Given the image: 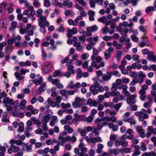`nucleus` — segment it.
<instances>
[{
	"label": "nucleus",
	"mask_w": 156,
	"mask_h": 156,
	"mask_svg": "<svg viewBox=\"0 0 156 156\" xmlns=\"http://www.w3.org/2000/svg\"><path fill=\"white\" fill-rule=\"evenodd\" d=\"M79 147L82 152L85 153L87 152V149L85 147L83 143H80L79 145Z\"/></svg>",
	"instance_id": "obj_27"
},
{
	"label": "nucleus",
	"mask_w": 156,
	"mask_h": 156,
	"mask_svg": "<svg viewBox=\"0 0 156 156\" xmlns=\"http://www.w3.org/2000/svg\"><path fill=\"white\" fill-rule=\"evenodd\" d=\"M125 122L129 123L131 125H135L136 124V120L132 118L128 119L125 120Z\"/></svg>",
	"instance_id": "obj_37"
},
{
	"label": "nucleus",
	"mask_w": 156,
	"mask_h": 156,
	"mask_svg": "<svg viewBox=\"0 0 156 156\" xmlns=\"http://www.w3.org/2000/svg\"><path fill=\"white\" fill-rule=\"evenodd\" d=\"M122 79H118L116 80L115 83L117 86H119V85H122Z\"/></svg>",
	"instance_id": "obj_61"
},
{
	"label": "nucleus",
	"mask_w": 156,
	"mask_h": 156,
	"mask_svg": "<svg viewBox=\"0 0 156 156\" xmlns=\"http://www.w3.org/2000/svg\"><path fill=\"white\" fill-rule=\"evenodd\" d=\"M111 74L109 72H106V75H103L102 77V79L105 81H108L111 78Z\"/></svg>",
	"instance_id": "obj_22"
},
{
	"label": "nucleus",
	"mask_w": 156,
	"mask_h": 156,
	"mask_svg": "<svg viewBox=\"0 0 156 156\" xmlns=\"http://www.w3.org/2000/svg\"><path fill=\"white\" fill-rule=\"evenodd\" d=\"M14 75L15 77L19 80H22L23 79L24 77L21 75L18 72H16L14 73Z\"/></svg>",
	"instance_id": "obj_47"
},
{
	"label": "nucleus",
	"mask_w": 156,
	"mask_h": 156,
	"mask_svg": "<svg viewBox=\"0 0 156 156\" xmlns=\"http://www.w3.org/2000/svg\"><path fill=\"white\" fill-rule=\"evenodd\" d=\"M140 112L141 113V116L143 115L145 119H148L149 118V116L146 114V111L145 109L144 108H142L140 110Z\"/></svg>",
	"instance_id": "obj_36"
},
{
	"label": "nucleus",
	"mask_w": 156,
	"mask_h": 156,
	"mask_svg": "<svg viewBox=\"0 0 156 156\" xmlns=\"http://www.w3.org/2000/svg\"><path fill=\"white\" fill-rule=\"evenodd\" d=\"M129 75L132 77L136 78L137 76V73L135 71H132L130 72Z\"/></svg>",
	"instance_id": "obj_59"
},
{
	"label": "nucleus",
	"mask_w": 156,
	"mask_h": 156,
	"mask_svg": "<svg viewBox=\"0 0 156 156\" xmlns=\"http://www.w3.org/2000/svg\"><path fill=\"white\" fill-rule=\"evenodd\" d=\"M52 3L56 6H58L60 7L62 6V4L58 2V0H53L52 2Z\"/></svg>",
	"instance_id": "obj_50"
},
{
	"label": "nucleus",
	"mask_w": 156,
	"mask_h": 156,
	"mask_svg": "<svg viewBox=\"0 0 156 156\" xmlns=\"http://www.w3.org/2000/svg\"><path fill=\"white\" fill-rule=\"evenodd\" d=\"M93 55L91 56V58L92 60H94L95 58V56L99 54L98 51L95 48H93Z\"/></svg>",
	"instance_id": "obj_23"
},
{
	"label": "nucleus",
	"mask_w": 156,
	"mask_h": 156,
	"mask_svg": "<svg viewBox=\"0 0 156 156\" xmlns=\"http://www.w3.org/2000/svg\"><path fill=\"white\" fill-rule=\"evenodd\" d=\"M102 121L103 122V123L104 125L108 124L110 121L109 116H107L106 117H103L102 118Z\"/></svg>",
	"instance_id": "obj_38"
},
{
	"label": "nucleus",
	"mask_w": 156,
	"mask_h": 156,
	"mask_svg": "<svg viewBox=\"0 0 156 156\" xmlns=\"http://www.w3.org/2000/svg\"><path fill=\"white\" fill-rule=\"evenodd\" d=\"M87 104L90 107H96L98 104L94 100H93L91 98H89L87 101Z\"/></svg>",
	"instance_id": "obj_20"
},
{
	"label": "nucleus",
	"mask_w": 156,
	"mask_h": 156,
	"mask_svg": "<svg viewBox=\"0 0 156 156\" xmlns=\"http://www.w3.org/2000/svg\"><path fill=\"white\" fill-rule=\"evenodd\" d=\"M46 87V84L45 83H43L37 90V92L39 93L42 92L44 90L45 88Z\"/></svg>",
	"instance_id": "obj_28"
},
{
	"label": "nucleus",
	"mask_w": 156,
	"mask_h": 156,
	"mask_svg": "<svg viewBox=\"0 0 156 156\" xmlns=\"http://www.w3.org/2000/svg\"><path fill=\"white\" fill-rule=\"evenodd\" d=\"M97 128L93 127L92 132V133H94L96 136H97L99 134V132Z\"/></svg>",
	"instance_id": "obj_57"
},
{
	"label": "nucleus",
	"mask_w": 156,
	"mask_h": 156,
	"mask_svg": "<svg viewBox=\"0 0 156 156\" xmlns=\"http://www.w3.org/2000/svg\"><path fill=\"white\" fill-rule=\"evenodd\" d=\"M61 74V72L59 70L55 71L52 75V76L54 77L59 76Z\"/></svg>",
	"instance_id": "obj_58"
},
{
	"label": "nucleus",
	"mask_w": 156,
	"mask_h": 156,
	"mask_svg": "<svg viewBox=\"0 0 156 156\" xmlns=\"http://www.w3.org/2000/svg\"><path fill=\"white\" fill-rule=\"evenodd\" d=\"M3 103L4 105H12L13 103V100L12 99H9L8 97L4 98L3 101Z\"/></svg>",
	"instance_id": "obj_14"
},
{
	"label": "nucleus",
	"mask_w": 156,
	"mask_h": 156,
	"mask_svg": "<svg viewBox=\"0 0 156 156\" xmlns=\"http://www.w3.org/2000/svg\"><path fill=\"white\" fill-rule=\"evenodd\" d=\"M24 146L25 147L26 150L27 151L31 152V146L28 145L25 143L24 144Z\"/></svg>",
	"instance_id": "obj_64"
},
{
	"label": "nucleus",
	"mask_w": 156,
	"mask_h": 156,
	"mask_svg": "<svg viewBox=\"0 0 156 156\" xmlns=\"http://www.w3.org/2000/svg\"><path fill=\"white\" fill-rule=\"evenodd\" d=\"M98 30V27L94 25L93 26L88 27L87 28V31L88 32H95Z\"/></svg>",
	"instance_id": "obj_21"
},
{
	"label": "nucleus",
	"mask_w": 156,
	"mask_h": 156,
	"mask_svg": "<svg viewBox=\"0 0 156 156\" xmlns=\"http://www.w3.org/2000/svg\"><path fill=\"white\" fill-rule=\"evenodd\" d=\"M132 3V5L134 6H136L137 4V0H126V2L124 3V4L126 5Z\"/></svg>",
	"instance_id": "obj_32"
},
{
	"label": "nucleus",
	"mask_w": 156,
	"mask_h": 156,
	"mask_svg": "<svg viewBox=\"0 0 156 156\" xmlns=\"http://www.w3.org/2000/svg\"><path fill=\"white\" fill-rule=\"evenodd\" d=\"M115 48L117 49H120L122 48V45L121 44H118L116 41H115L114 46Z\"/></svg>",
	"instance_id": "obj_51"
},
{
	"label": "nucleus",
	"mask_w": 156,
	"mask_h": 156,
	"mask_svg": "<svg viewBox=\"0 0 156 156\" xmlns=\"http://www.w3.org/2000/svg\"><path fill=\"white\" fill-rule=\"evenodd\" d=\"M19 2L20 4H24L26 6L27 8L30 6V4L27 1L25 0H19Z\"/></svg>",
	"instance_id": "obj_53"
},
{
	"label": "nucleus",
	"mask_w": 156,
	"mask_h": 156,
	"mask_svg": "<svg viewBox=\"0 0 156 156\" xmlns=\"http://www.w3.org/2000/svg\"><path fill=\"white\" fill-rule=\"evenodd\" d=\"M75 101L80 106L83 104L84 102V100L83 99H81L79 97H76L75 99Z\"/></svg>",
	"instance_id": "obj_33"
},
{
	"label": "nucleus",
	"mask_w": 156,
	"mask_h": 156,
	"mask_svg": "<svg viewBox=\"0 0 156 156\" xmlns=\"http://www.w3.org/2000/svg\"><path fill=\"white\" fill-rule=\"evenodd\" d=\"M76 73L78 77H81L82 76V72L80 68H78L76 69Z\"/></svg>",
	"instance_id": "obj_63"
},
{
	"label": "nucleus",
	"mask_w": 156,
	"mask_h": 156,
	"mask_svg": "<svg viewBox=\"0 0 156 156\" xmlns=\"http://www.w3.org/2000/svg\"><path fill=\"white\" fill-rule=\"evenodd\" d=\"M136 131L140 134L141 137L144 138L145 137V131L141 126H136Z\"/></svg>",
	"instance_id": "obj_11"
},
{
	"label": "nucleus",
	"mask_w": 156,
	"mask_h": 156,
	"mask_svg": "<svg viewBox=\"0 0 156 156\" xmlns=\"http://www.w3.org/2000/svg\"><path fill=\"white\" fill-rule=\"evenodd\" d=\"M115 19H112L110 21H108L107 23H106V26L110 25V29H114L115 28Z\"/></svg>",
	"instance_id": "obj_18"
},
{
	"label": "nucleus",
	"mask_w": 156,
	"mask_h": 156,
	"mask_svg": "<svg viewBox=\"0 0 156 156\" xmlns=\"http://www.w3.org/2000/svg\"><path fill=\"white\" fill-rule=\"evenodd\" d=\"M78 32L76 28L74 27L72 29L69 28H67V37L70 38L72 37L73 34H75L77 33Z\"/></svg>",
	"instance_id": "obj_7"
},
{
	"label": "nucleus",
	"mask_w": 156,
	"mask_h": 156,
	"mask_svg": "<svg viewBox=\"0 0 156 156\" xmlns=\"http://www.w3.org/2000/svg\"><path fill=\"white\" fill-rule=\"evenodd\" d=\"M62 4V5L67 6L69 8H71L73 6V3L72 2H68L67 1H64Z\"/></svg>",
	"instance_id": "obj_31"
},
{
	"label": "nucleus",
	"mask_w": 156,
	"mask_h": 156,
	"mask_svg": "<svg viewBox=\"0 0 156 156\" xmlns=\"http://www.w3.org/2000/svg\"><path fill=\"white\" fill-rule=\"evenodd\" d=\"M98 85L94 84L93 85H91L90 87V91L94 95H96L98 94Z\"/></svg>",
	"instance_id": "obj_13"
},
{
	"label": "nucleus",
	"mask_w": 156,
	"mask_h": 156,
	"mask_svg": "<svg viewBox=\"0 0 156 156\" xmlns=\"http://www.w3.org/2000/svg\"><path fill=\"white\" fill-rule=\"evenodd\" d=\"M105 65V62L101 61L99 63H97L94 60H93L91 63V65L92 67H95L97 69H99L101 67H103Z\"/></svg>",
	"instance_id": "obj_8"
},
{
	"label": "nucleus",
	"mask_w": 156,
	"mask_h": 156,
	"mask_svg": "<svg viewBox=\"0 0 156 156\" xmlns=\"http://www.w3.org/2000/svg\"><path fill=\"white\" fill-rule=\"evenodd\" d=\"M17 23L16 21H12L10 24V26L9 27V29L11 31L14 30L16 27Z\"/></svg>",
	"instance_id": "obj_25"
},
{
	"label": "nucleus",
	"mask_w": 156,
	"mask_h": 156,
	"mask_svg": "<svg viewBox=\"0 0 156 156\" xmlns=\"http://www.w3.org/2000/svg\"><path fill=\"white\" fill-rule=\"evenodd\" d=\"M87 41L89 42L90 44L93 45H94L98 41V37H90L87 39Z\"/></svg>",
	"instance_id": "obj_12"
},
{
	"label": "nucleus",
	"mask_w": 156,
	"mask_h": 156,
	"mask_svg": "<svg viewBox=\"0 0 156 156\" xmlns=\"http://www.w3.org/2000/svg\"><path fill=\"white\" fill-rule=\"evenodd\" d=\"M89 57V54L87 53L82 54L81 55V58L83 60H86L88 59Z\"/></svg>",
	"instance_id": "obj_52"
},
{
	"label": "nucleus",
	"mask_w": 156,
	"mask_h": 156,
	"mask_svg": "<svg viewBox=\"0 0 156 156\" xmlns=\"http://www.w3.org/2000/svg\"><path fill=\"white\" fill-rule=\"evenodd\" d=\"M73 60H69L68 62L67 63V70L68 72L70 73H71L74 74L75 72L74 69V66L72 63Z\"/></svg>",
	"instance_id": "obj_10"
},
{
	"label": "nucleus",
	"mask_w": 156,
	"mask_h": 156,
	"mask_svg": "<svg viewBox=\"0 0 156 156\" xmlns=\"http://www.w3.org/2000/svg\"><path fill=\"white\" fill-rule=\"evenodd\" d=\"M20 109L19 108H13L12 111V115L14 117H19L22 118L24 116L22 111H19Z\"/></svg>",
	"instance_id": "obj_4"
},
{
	"label": "nucleus",
	"mask_w": 156,
	"mask_h": 156,
	"mask_svg": "<svg viewBox=\"0 0 156 156\" xmlns=\"http://www.w3.org/2000/svg\"><path fill=\"white\" fill-rule=\"evenodd\" d=\"M50 115H45L43 116V119L42 120L43 123H47L50 120Z\"/></svg>",
	"instance_id": "obj_30"
},
{
	"label": "nucleus",
	"mask_w": 156,
	"mask_h": 156,
	"mask_svg": "<svg viewBox=\"0 0 156 156\" xmlns=\"http://www.w3.org/2000/svg\"><path fill=\"white\" fill-rule=\"evenodd\" d=\"M117 90V87L115 83L112 84V87L111 88L112 91L111 94L112 96H117L120 95V92L119 91H116Z\"/></svg>",
	"instance_id": "obj_9"
},
{
	"label": "nucleus",
	"mask_w": 156,
	"mask_h": 156,
	"mask_svg": "<svg viewBox=\"0 0 156 156\" xmlns=\"http://www.w3.org/2000/svg\"><path fill=\"white\" fill-rule=\"evenodd\" d=\"M61 106L62 108L64 109H67L71 107L70 104L69 103L65 104V103H62L61 104Z\"/></svg>",
	"instance_id": "obj_42"
},
{
	"label": "nucleus",
	"mask_w": 156,
	"mask_h": 156,
	"mask_svg": "<svg viewBox=\"0 0 156 156\" xmlns=\"http://www.w3.org/2000/svg\"><path fill=\"white\" fill-rule=\"evenodd\" d=\"M44 1V6L48 8L49 7L51 3L49 0H43Z\"/></svg>",
	"instance_id": "obj_55"
},
{
	"label": "nucleus",
	"mask_w": 156,
	"mask_h": 156,
	"mask_svg": "<svg viewBox=\"0 0 156 156\" xmlns=\"http://www.w3.org/2000/svg\"><path fill=\"white\" fill-rule=\"evenodd\" d=\"M80 87L81 84L80 83L78 82L75 84L74 82L72 81H70L67 86V88L70 89H75V91L76 92L79 91V90L77 89L80 88Z\"/></svg>",
	"instance_id": "obj_3"
},
{
	"label": "nucleus",
	"mask_w": 156,
	"mask_h": 156,
	"mask_svg": "<svg viewBox=\"0 0 156 156\" xmlns=\"http://www.w3.org/2000/svg\"><path fill=\"white\" fill-rule=\"evenodd\" d=\"M87 14L89 16V19L90 21H93L94 20V16L95 15V12L94 11L91 10H89L87 11Z\"/></svg>",
	"instance_id": "obj_15"
},
{
	"label": "nucleus",
	"mask_w": 156,
	"mask_h": 156,
	"mask_svg": "<svg viewBox=\"0 0 156 156\" xmlns=\"http://www.w3.org/2000/svg\"><path fill=\"white\" fill-rule=\"evenodd\" d=\"M7 74L6 72H4L3 73V76L4 78V83L5 84L6 87H7L9 86V84L8 83L9 81L8 79H7Z\"/></svg>",
	"instance_id": "obj_24"
},
{
	"label": "nucleus",
	"mask_w": 156,
	"mask_h": 156,
	"mask_svg": "<svg viewBox=\"0 0 156 156\" xmlns=\"http://www.w3.org/2000/svg\"><path fill=\"white\" fill-rule=\"evenodd\" d=\"M48 80L49 82L53 84L56 86L59 89H61L63 88V85L60 83V80L58 79H53L52 78V76L50 75L48 77Z\"/></svg>",
	"instance_id": "obj_2"
},
{
	"label": "nucleus",
	"mask_w": 156,
	"mask_h": 156,
	"mask_svg": "<svg viewBox=\"0 0 156 156\" xmlns=\"http://www.w3.org/2000/svg\"><path fill=\"white\" fill-rule=\"evenodd\" d=\"M154 7L151 6L147 7L146 9V13H148L150 11L154 10Z\"/></svg>",
	"instance_id": "obj_60"
},
{
	"label": "nucleus",
	"mask_w": 156,
	"mask_h": 156,
	"mask_svg": "<svg viewBox=\"0 0 156 156\" xmlns=\"http://www.w3.org/2000/svg\"><path fill=\"white\" fill-rule=\"evenodd\" d=\"M37 21L38 25L40 27V31L43 34L45 33L46 32L45 27H48L50 25V23L47 20L46 17L43 16L38 18Z\"/></svg>",
	"instance_id": "obj_1"
},
{
	"label": "nucleus",
	"mask_w": 156,
	"mask_h": 156,
	"mask_svg": "<svg viewBox=\"0 0 156 156\" xmlns=\"http://www.w3.org/2000/svg\"><path fill=\"white\" fill-rule=\"evenodd\" d=\"M122 54V51L121 50H119L117 51L116 55V58L118 62H119L120 59V57Z\"/></svg>",
	"instance_id": "obj_40"
},
{
	"label": "nucleus",
	"mask_w": 156,
	"mask_h": 156,
	"mask_svg": "<svg viewBox=\"0 0 156 156\" xmlns=\"http://www.w3.org/2000/svg\"><path fill=\"white\" fill-rule=\"evenodd\" d=\"M109 28L105 26V27L101 29V31L103 34L105 35L107 34L109 32Z\"/></svg>",
	"instance_id": "obj_54"
},
{
	"label": "nucleus",
	"mask_w": 156,
	"mask_h": 156,
	"mask_svg": "<svg viewBox=\"0 0 156 156\" xmlns=\"http://www.w3.org/2000/svg\"><path fill=\"white\" fill-rule=\"evenodd\" d=\"M148 60L152 61L154 62H156V57L154 55H148L147 58Z\"/></svg>",
	"instance_id": "obj_44"
},
{
	"label": "nucleus",
	"mask_w": 156,
	"mask_h": 156,
	"mask_svg": "<svg viewBox=\"0 0 156 156\" xmlns=\"http://www.w3.org/2000/svg\"><path fill=\"white\" fill-rule=\"evenodd\" d=\"M79 43L83 44L85 42V38L84 36H80L78 37Z\"/></svg>",
	"instance_id": "obj_56"
},
{
	"label": "nucleus",
	"mask_w": 156,
	"mask_h": 156,
	"mask_svg": "<svg viewBox=\"0 0 156 156\" xmlns=\"http://www.w3.org/2000/svg\"><path fill=\"white\" fill-rule=\"evenodd\" d=\"M73 46L76 48V49L78 51H80L83 50L84 47L82 46L78 42H75L73 43Z\"/></svg>",
	"instance_id": "obj_16"
},
{
	"label": "nucleus",
	"mask_w": 156,
	"mask_h": 156,
	"mask_svg": "<svg viewBox=\"0 0 156 156\" xmlns=\"http://www.w3.org/2000/svg\"><path fill=\"white\" fill-rule=\"evenodd\" d=\"M30 12L27 15V16H34L36 14V11L34 10L33 7L32 6L30 5L27 7Z\"/></svg>",
	"instance_id": "obj_19"
},
{
	"label": "nucleus",
	"mask_w": 156,
	"mask_h": 156,
	"mask_svg": "<svg viewBox=\"0 0 156 156\" xmlns=\"http://www.w3.org/2000/svg\"><path fill=\"white\" fill-rule=\"evenodd\" d=\"M146 91L143 90H140L139 94L140 95V100L142 101H145L146 96L145 95Z\"/></svg>",
	"instance_id": "obj_17"
},
{
	"label": "nucleus",
	"mask_w": 156,
	"mask_h": 156,
	"mask_svg": "<svg viewBox=\"0 0 156 156\" xmlns=\"http://www.w3.org/2000/svg\"><path fill=\"white\" fill-rule=\"evenodd\" d=\"M43 10L42 9H40L37 10V16L38 18L40 17L43 16L42 15V13L43 12Z\"/></svg>",
	"instance_id": "obj_48"
},
{
	"label": "nucleus",
	"mask_w": 156,
	"mask_h": 156,
	"mask_svg": "<svg viewBox=\"0 0 156 156\" xmlns=\"http://www.w3.org/2000/svg\"><path fill=\"white\" fill-rule=\"evenodd\" d=\"M97 148L96 150L98 154L101 153L102 151V149L104 148V145L101 144H98L97 145Z\"/></svg>",
	"instance_id": "obj_34"
},
{
	"label": "nucleus",
	"mask_w": 156,
	"mask_h": 156,
	"mask_svg": "<svg viewBox=\"0 0 156 156\" xmlns=\"http://www.w3.org/2000/svg\"><path fill=\"white\" fill-rule=\"evenodd\" d=\"M90 156H94L95 153V149L93 147H91L88 152Z\"/></svg>",
	"instance_id": "obj_45"
},
{
	"label": "nucleus",
	"mask_w": 156,
	"mask_h": 156,
	"mask_svg": "<svg viewBox=\"0 0 156 156\" xmlns=\"http://www.w3.org/2000/svg\"><path fill=\"white\" fill-rule=\"evenodd\" d=\"M32 29L30 30L29 31H27V33L28 34L29 36H32L34 34V30L36 29V27L34 26H32Z\"/></svg>",
	"instance_id": "obj_43"
},
{
	"label": "nucleus",
	"mask_w": 156,
	"mask_h": 156,
	"mask_svg": "<svg viewBox=\"0 0 156 156\" xmlns=\"http://www.w3.org/2000/svg\"><path fill=\"white\" fill-rule=\"evenodd\" d=\"M15 40V39L14 38L11 37L7 40V43L9 45L12 44L13 43Z\"/></svg>",
	"instance_id": "obj_62"
},
{
	"label": "nucleus",
	"mask_w": 156,
	"mask_h": 156,
	"mask_svg": "<svg viewBox=\"0 0 156 156\" xmlns=\"http://www.w3.org/2000/svg\"><path fill=\"white\" fill-rule=\"evenodd\" d=\"M68 23L69 25H73L75 27L77 25V23L75 22V20L74 21L71 19H69L68 20Z\"/></svg>",
	"instance_id": "obj_49"
},
{
	"label": "nucleus",
	"mask_w": 156,
	"mask_h": 156,
	"mask_svg": "<svg viewBox=\"0 0 156 156\" xmlns=\"http://www.w3.org/2000/svg\"><path fill=\"white\" fill-rule=\"evenodd\" d=\"M98 21L99 22H101L105 24V26L108 21H107V18L105 16H103L98 18Z\"/></svg>",
	"instance_id": "obj_26"
},
{
	"label": "nucleus",
	"mask_w": 156,
	"mask_h": 156,
	"mask_svg": "<svg viewBox=\"0 0 156 156\" xmlns=\"http://www.w3.org/2000/svg\"><path fill=\"white\" fill-rule=\"evenodd\" d=\"M6 148L0 145V150L1 152H0V156H4V152L5 151Z\"/></svg>",
	"instance_id": "obj_46"
},
{
	"label": "nucleus",
	"mask_w": 156,
	"mask_h": 156,
	"mask_svg": "<svg viewBox=\"0 0 156 156\" xmlns=\"http://www.w3.org/2000/svg\"><path fill=\"white\" fill-rule=\"evenodd\" d=\"M24 125L23 123L20 122L19 124V128L18 129V131L19 132H22L24 130Z\"/></svg>",
	"instance_id": "obj_39"
},
{
	"label": "nucleus",
	"mask_w": 156,
	"mask_h": 156,
	"mask_svg": "<svg viewBox=\"0 0 156 156\" xmlns=\"http://www.w3.org/2000/svg\"><path fill=\"white\" fill-rule=\"evenodd\" d=\"M104 54L105 59L106 61L111 57V53L108 52L107 51L105 50L104 52Z\"/></svg>",
	"instance_id": "obj_35"
},
{
	"label": "nucleus",
	"mask_w": 156,
	"mask_h": 156,
	"mask_svg": "<svg viewBox=\"0 0 156 156\" xmlns=\"http://www.w3.org/2000/svg\"><path fill=\"white\" fill-rule=\"evenodd\" d=\"M65 130L67 131L69 133H72L73 131V129L68 125H65L64 127Z\"/></svg>",
	"instance_id": "obj_29"
},
{
	"label": "nucleus",
	"mask_w": 156,
	"mask_h": 156,
	"mask_svg": "<svg viewBox=\"0 0 156 156\" xmlns=\"http://www.w3.org/2000/svg\"><path fill=\"white\" fill-rule=\"evenodd\" d=\"M71 136H68L66 137H63L62 136H59L58 139L59 140L58 142V145L61 146H63L64 143L66 141H68L70 140Z\"/></svg>",
	"instance_id": "obj_5"
},
{
	"label": "nucleus",
	"mask_w": 156,
	"mask_h": 156,
	"mask_svg": "<svg viewBox=\"0 0 156 156\" xmlns=\"http://www.w3.org/2000/svg\"><path fill=\"white\" fill-rule=\"evenodd\" d=\"M147 132L146 136L147 138L150 137L152 134L155 135L156 134V128H154L152 126H148Z\"/></svg>",
	"instance_id": "obj_6"
},
{
	"label": "nucleus",
	"mask_w": 156,
	"mask_h": 156,
	"mask_svg": "<svg viewBox=\"0 0 156 156\" xmlns=\"http://www.w3.org/2000/svg\"><path fill=\"white\" fill-rule=\"evenodd\" d=\"M19 103L18 100L15 101L14 102L13 101V108H19V109H21L22 108L21 106L19 105Z\"/></svg>",
	"instance_id": "obj_41"
}]
</instances>
